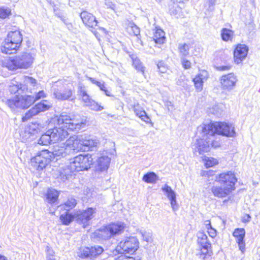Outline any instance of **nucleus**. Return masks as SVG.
Instances as JSON below:
<instances>
[{
    "mask_svg": "<svg viewBox=\"0 0 260 260\" xmlns=\"http://www.w3.org/2000/svg\"><path fill=\"white\" fill-rule=\"evenodd\" d=\"M105 5L108 8H110L113 11L115 10L116 6L114 4L112 3L111 0H104Z\"/></svg>",
    "mask_w": 260,
    "mask_h": 260,
    "instance_id": "58",
    "label": "nucleus"
},
{
    "mask_svg": "<svg viewBox=\"0 0 260 260\" xmlns=\"http://www.w3.org/2000/svg\"><path fill=\"white\" fill-rule=\"evenodd\" d=\"M232 190L224 186H213L211 188V191L214 196L218 198H223L228 196Z\"/></svg>",
    "mask_w": 260,
    "mask_h": 260,
    "instance_id": "28",
    "label": "nucleus"
},
{
    "mask_svg": "<svg viewBox=\"0 0 260 260\" xmlns=\"http://www.w3.org/2000/svg\"><path fill=\"white\" fill-rule=\"evenodd\" d=\"M56 3L57 2H55L54 3V5H51L52 6V7H53V8H54V12L55 13V15H56L57 16L59 17L62 21L65 22V18H64L62 13L60 12L58 10V8L56 7L57 6Z\"/></svg>",
    "mask_w": 260,
    "mask_h": 260,
    "instance_id": "48",
    "label": "nucleus"
},
{
    "mask_svg": "<svg viewBox=\"0 0 260 260\" xmlns=\"http://www.w3.org/2000/svg\"><path fill=\"white\" fill-rule=\"evenodd\" d=\"M22 41V36L19 31L10 32L1 46V51L5 54L16 52Z\"/></svg>",
    "mask_w": 260,
    "mask_h": 260,
    "instance_id": "4",
    "label": "nucleus"
},
{
    "mask_svg": "<svg viewBox=\"0 0 260 260\" xmlns=\"http://www.w3.org/2000/svg\"><path fill=\"white\" fill-rule=\"evenodd\" d=\"M159 72L161 73H166L168 71V68L162 61H159L157 64Z\"/></svg>",
    "mask_w": 260,
    "mask_h": 260,
    "instance_id": "50",
    "label": "nucleus"
},
{
    "mask_svg": "<svg viewBox=\"0 0 260 260\" xmlns=\"http://www.w3.org/2000/svg\"><path fill=\"white\" fill-rule=\"evenodd\" d=\"M204 160L205 165L207 168L212 167L218 163L217 160L213 157H205Z\"/></svg>",
    "mask_w": 260,
    "mask_h": 260,
    "instance_id": "45",
    "label": "nucleus"
},
{
    "mask_svg": "<svg viewBox=\"0 0 260 260\" xmlns=\"http://www.w3.org/2000/svg\"><path fill=\"white\" fill-rule=\"evenodd\" d=\"M221 36L222 39L224 41H228L232 40L233 36V32L230 29L223 28L221 30Z\"/></svg>",
    "mask_w": 260,
    "mask_h": 260,
    "instance_id": "42",
    "label": "nucleus"
},
{
    "mask_svg": "<svg viewBox=\"0 0 260 260\" xmlns=\"http://www.w3.org/2000/svg\"><path fill=\"white\" fill-rule=\"evenodd\" d=\"M5 103L13 111L27 108L24 96L22 95H17L13 99L7 100Z\"/></svg>",
    "mask_w": 260,
    "mask_h": 260,
    "instance_id": "16",
    "label": "nucleus"
},
{
    "mask_svg": "<svg viewBox=\"0 0 260 260\" xmlns=\"http://www.w3.org/2000/svg\"><path fill=\"white\" fill-rule=\"evenodd\" d=\"M24 98L27 108L35 102L32 95H24Z\"/></svg>",
    "mask_w": 260,
    "mask_h": 260,
    "instance_id": "52",
    "label": "nucleus"
},
{
    "mask_svg": "<svg viewBox=\"0 0 260 260\" xmlns=\"http://www.w3.org/2000/svg\"><path fill=\"white\" fill-rule=\"evenodd\" d=\"M199 131H202L205 134L210 136L217 134L226 137H234L236 133L234 126L232 124L223 122H215L208 124L200 125L198 127Z\"/></svg>",
    "mask_w": 260,
    "mask_h": 260,
    "instance_id": "3",
    "label": "nucleus"
},
{
    "mask_svg": "<svg viewBox=\"0 0 260 260\" xmlns=\"http://www.w3.org/2000/svg\"><path fill=\"white\" fill-rule=\"evenodd\" d=\"M181 63L185 69H189L191 68V62L189 60L186 59L185 57L181 58Z\"/></svg>",
    "mask_w": 260,
    "mask_h": 260,
    "instance_id": "54",
    "label": "nucleus"
},
{
    "mask_svg": "<svg viewBox=\"0 0 260 260\" xmlns=\"http://www.w3.org/2000/svg\"><path fill=\"white\" fill-rule=\"evenodd\" d=\"M210 249L211 247H208L207 249H206L202 247L201 252L198 254L199 255L200 258H202L203 260H204L205 258V256L209 253V250Z\"/></svg>",
    "mask_w": 260,
    "mask_h": 260,
    "instance_id": "53",
    "label": "nucleus"
},
{
    "mask_svg": "<svg viewBox=\"0 0 260 260\" xmlns=\"http://www.w3.org/2000/svg\"><path fill=\"white\" fill-rule=\"evenodd\" d=\"M245 232L244 229H236L233 235L236 238V241L239 245L240 250L243 252L245 250V242L244 238L245 237Z\"/></svg>",
    "mask_w": 260,
    "mask_h": 260,
    "instance_id": "26",
    "label": "nucleus"
},
{
    "mask_svg": "<svg viewBox=\"0 0 260 260\" xmlns=\"http://www.w3.org/2000/svg\"><path fill=\"white\" fill-rule=\"evenodd\" d=\"M161 190L164 192L165 194L167 197L168 199H171L173 198H174L176 196V194L175 192L172 189V188L168 185L167 184H165L161 188Z\"/></svg>",
    "mask_w": 260,
    "mask_h": 260,
    "instance_id": "41",
    "label": "nucleus"
},
{
    "mask_svg": "<svg viewBox=\"0 0 260 260\" xmlns=\"http://www.w3.org/2000/svg\"><path fill=\"white\" fill-rule=\"evenodd\" d=\"M80 139L82 140L81 144L82 146V150L88 151L91 150L98 144V141L95 139H93L88 136L80 135Z\"/></svg>",
    "mask_w": 260,
    "mask_h": 260,
    "instance_id": "23",
    "label": "nucleus"
},
{
    "mask_svg": "<svg viewBox=\"0 0 260 260\" xmlns=\"http://www.w3.org/2000/svg\"><path fill=\"white\" fill-rule=\"evenodd\" d=\"M113 260H135L132 257H127L124 255H121L117 257H115Z\"/></svg>",
    "mask_w": 260,
    "mask_h": 260,
    "instance_id": "60",
    "label": "nucleus"
},
{
    "mask_svg": "<svg viewBox=\"0 0 260 260\" xmlns=\"http://www.w3.org/2000/svg\"><path fill=\"white\" fill-rule=\"evenodd\" d=\"M82 140L80 139V136H73L70 137L68 139L65 145L68 148V151L70 152V154L72 151H81L82 150V146L81 144Z\"/></svg>",
    "mask_w": 260,
    "mask_h": 260,
    "instance_id": "18",
    "label": "nucleus"
},
{
    "mask_svg": "<svg viewBox=\"0 0 260 260\" xmlns=\"http://www.w3.org/2000/svg\"><path fill=\"white\" fill-rule=\"evenodd\" d=\"M158 179V176L154 172H149L145 174L142 180L147 183H155Z\"/></svg>",
    "mask_w": 260,
    "mask_h": 260,
    "instance_id": "37",
    "label": "nucleus"
},
{
    "mask_svg": "<svg viewBox=\"0 0 260 260\" xmlns=\"http://www.w3.org/2000/svg\"><path fill=\"white\" fill-rule=\"evenodd\" d=\"M172 209L174 211H176L178 209V205L177 204L176 196L172 199H169Z\"/></svg>",
    "mask_w": 260,
    "mask_h": 260,
    "instance_id": "56",
    "label": "nucleus"
},
{
    "mask_svg": "<svg viewBox=\"0 0 260 260\" xmlns=\"http://www.w3.org/2000/svg\"><path fill=\"white\" fill-rule=\"evenodd\" d=\"M208 77V72L205 70H202L193 79L194 86L198 91L202 90L203 84Z\"/></svg>",
    "mask_w": 260,
    "mask_h": 260,
    "instance_id": "24",
    "label": "nucleus"
},
{
    "mask_svg": "<svg viewBox=\"0 0 260 260\" xmlns=\"http://www.w3.org/2000/svg\"><path fill=\"white\" fill-rule=\"evenodd\" d=\"M50 156L52 160L55 157H65L67 155L70 154V152L68 151V148L66 145L63 146L55 145L53 146L52 151H50Z\"/></svg>",
    "mask_w": 260,
    "mask_h": 260,
    "instance_id": "25",
    "label": "nucleus"
},
{
    "mask_svg": "<svg viewBox=\"0 0 260 260\" xmlns=\"http://www.w3.org/2000/svg\"><path fill=\"white\" fill-rule=\"evenodd\" d=\"M82 100L84 102L85 106H88L89 104L91 102L92 100L90 98L89 95H87L86 96H84L82 98Z\"/></svg>",
    "mask_w": 260,
    "mask_h": 260,
    "instance_id": "59",
    "label": "nucleus"
},
{
    "mask_svg": "<svg viewBox=\"0 0 260 260\" xmlns=\"http://www.w3.org/2000/svg\"><path fill=\"white\" fill-rule=\"evenodd\" d=\"M125 225L122 222L112 223L104 227L100 235L104 239L121 234L124 231Z\"/></svg>",
    "mask_w": 260,
    "mask_h": 260,
    "instance_id": "9",
    "label": "nucleus"
},
{
    "mask_svg": "<svg viewBox=\"0 0 260 260\" xmlns=\"http://www.w3.org/2000/svg\"><path fill=\"white\" fill-rule=\"evenodd\" d=\"M87 78L91 82L98 86L102 91H103L107 96H112L110 91L106 89L105 83L104 81H98L95 79L90 77H88Z\"/></svg>",
    "mask_w": 260,
    "mask_h": 260,
    "instance_id": "34",
    "label": "nucleus"
},
{
    "mask_svg": "<svg viewBox=\"0 0 260 260\" xmlns=\"http://www.w3.org/2000/svg\"><path fill=\"white\" fill-rule=\"evenodd\" d=\"M93 158L89 154L79 155L70 159L69 169L73 172L87 170L91 165Z\"/></svg>",
    "mask_w": 260,
    "mask_h": 260,
    "instance_id": "5",
    "label": "nucleus"
},
{
    "mask_svg": "<svg viewBox=\"0 0 260 260\" xmlns=\"http://www.w3.org/2000/svg\"><path fill=\"white\" fill-rule=\"evenodd\" d=\"M133 110L138 117L146 123H150V118L146 114V112L144 110L143 108L139 104H135L133 106Z\"/></svg>",
    "mask_w": 260,
    "mask_h": 260,
    "instance_id": "27",
    "label": "nucleus"
},
{
    "mask_svg": "<svg viewBox=\"0 0 260 260\" xmlns=\"http://www.w3.org/2000/svg\"><path fill=\"white\" fill-rule=\"evenodd\" d=\"M190 45L189 44H179L178 49L180 58L185 57L189 54Z\"/></svg>",
    "mask_w": 260,
    "mask_h": 260,
    "instance_id": "39",
    "label": "nucleus"
},
{
    "mask_svg": "<svg viewBox=\"0 0 260 260\" xmlns=\"http://www.w3.org/2000/svg\"><path fill=\"white\" fill-rule=\"evenodd\" d=\"M139 248V242L134 237L127 238L121 241L117 246L116 250L120 253L133 254Z\"/></svg>",
    "mask_w": 260,
    "mask_h": 260,
    "instance_id": "8",
    "label": "nucleus"
},
{
    "mask_svg": "<svg viewBox=\"0 0 260 260\" xmlns=\"http://www.w3.org/2000/svg\"><path fill=\"white\" fill-rule=\"evenodd\" d=\"M47 256L54 257V252L51 248L48 247L47 250Z\"/></svg>",
    "mask_w": 260,
    "mask_h": 260,
    "instance_id": "64",
    "label": "nucleus"
},
{
    "mask_svg": "<svg viewBox=\"0 0 260 260\" xmlns=\"http://www.w3.org/2000/svg\"><path fill=\"white\" fill-rule=\"evenodd\" d=\"M231 66H220L217 67L219 71H229L231 69Z\"/></svg>",
    "mask_w": 260,
    "mask_h": 260,
    "instance_id": "62",
    "label": "nucleus"
},
{
    "mask_svg": "<svg viewBox=\"0 0 260 260\" xmlns=\"http://www.w3.org/2000/svg\"><path fill=\"white\" fill-rule=\"evenodd\" d=\"M51 106V104L48 101L46 100L42 101L41 102L36 105L25 113V115L22 118V121H26L32 117L38 115L40 112L48 110Z\"/></svg>",
    "mask_w": 260,
    "mask_h": 260,
    "instance_id": "10",
    "label": "nucleus"
},
{
    "mask_svg": "<svg viewBox=\"0 0 260 260\" xmlns=\"http://www.w3.org/2000/svg\"><path fill=\"white\" fill-rule=\"evenodd\" d=\"M20 86L21 83L19 84L17 81L12 80L9 86V90L12 93H16L19 90H21Z\"/></svg>",
    "mask_w": 260,
    "mask_h": 260,
    "instance_id": "43",
    "label": "nucleus"
},
{
    "mask_svg": "<svg viewBox=\"0 0 260 260\" xmlns=\"http://www.w3.org/2000/svg\"><path fill=\"white\" fill-rule=\"evenodd\" d=\"M205 7L208 11H212L214 10V6L216 0H206Z\"/></svg>",
    "mask_w": 260,
    "mask_h": 260,
    "instance_id": "49",
    "label": "nucleus"
},
{
    "mask_svg": "<svg viewBox=\"0 0 260 260\" xmlns=\"http://www.w3.org/2000/svg\"><path fill=\"white\" fill-rule=\"evenodd\" d=\"M38 84L37 81L34 78L24 76L22 78L20 89L23 92H32Z\"/></svg>",
    "mask_w": 260,
    "mask_h": 260,
    "instance_id": "19",
    "label": "nucleus"
},
{
    "mask_svg": "<svg viewBox=\"0 0 260 260\" xmlns=\"http://www.w3.org/2000/svg\"><path fill=\"white\" fill-rule=\"evenodd\" d=\"M170 7L169 12L172 16L177 18L183 17L182 9L177 3H173Z\"/></svg>",
    "mask_w": 260,
    "mask_h": 260,
    "instance_id": "30",
    "label": "nucleus"
},
{
    "mask_svg": "<svg viewBox=\"0 0 260 260\" xmlns=\"http://www.w3.org/2000/svg\"><path fill=\"white\" fill-rule=\"evenodd\" d=\"M78 89L79 95L81 97V98L88 95L86 89L82 84L79 85Z\"/></svg>",
    "mask_w": 260,
    "mask_h": 260,
    "instance_id": "51",
    "label": "nucleus"
},
{
    "mask_svg": "<svg viewBox=\"0 0 260 260\" xmlns=\"http://www.w3.org/2000/svg\"><path fill=\"white\" fill-rule=\"evenodd\" d=\"M198 243L203 248L207 249L208 247H211V244L208 240L207 236L202 231H199L197 233Z\"/></svg>",
    "mask_w": 260,
    "mask_h": 260,
    "instance_id": "29",
    "label": "nucleus"
},
{
    "mask_svg": "<svg viewBox=\"0 0 260 260\" xmlns=\"http://www.w3.org/2000/svg\"><path fill=\"white\" fill-rule=\"evenodd\" d=\"M73 173L69 169V165H68L64 168H60L56 170L54 173V175L59 181L64 182L72 177Z\"/></svg>",
    "mask_w": 260,
    "mask_h": 260,
    "instance_id": "21",
    "label": "nucleus"
},
{
    "mask_svg": "<svg viewBox=\"0 0 260 260\" xmlns=\"http://www.w3.org/2000/svg\"><path fill=\"white\" fill-rule=\"evenodd\" d=\"M198 132L202 134V137L203 138L200 139H197L193 145L194 153L197 155L198 154H202L205 152H207L210 150V141L208 140L207 135L202 133L201 131H199L198 130Z\"/></svg>",
    "mask_w": 260,
    "mask_h": 260,
    "instance_id": "13",
    "label": "nucleus"
},
{
    "mask_svg": "<svg viewBox=\"0 0 260 260\" xmlns=\"http://www.w3.org/2000/svg\"><path fill=\"white\" fill-rule=\"evenodd\" d=\"M165 32L161 29H156L153 37L156 43L163 44L165 39Z\"/></svg>",
    "mask_w": 260,
    "mask_h": 260,
    "instance_id": "38",
    "label": "nucleus"
},
{
    "mask_svg": "<svg viewBox=\"0 0 260 260\" xmlns=\"http://www.w3.org/2000/svg\"><path fill=\"white\" fill-rule=\"evenodd\" d=\"M35 54L31 52H24L19 55L9 57L2 62V66L10 71L18 69H28L35 60Z\"/></svg>",
    "mask_w": 260,
    "mask_h": 260,
    "instance_id": "2",
    "label": "nucleus"
},
{
    "mask_svg": "<svg viewBox=\"0 0 260 260\" xmlns=\"http://www.w3.org/2000/svg\"><path fill=\"white\" fill-rule=\"evenodd\" d=\"M77 201L75 199L71 197L69 198L67 201L61 205L59 207L61 210L69 211L71 209L74 208L77 205Z\"/></svg>",
    "mask_w": 260,
    "mask_h": 260,
    "instance_id": "32",
    "label": "nucleus"
},
{
    "mask_svg": "<svg viewBox=\"0 0 260 260\" xmlns=\"http://www.w3.org/2000/svg\"><path fill=\"white\" fill-rule=\"evenodd\" d=\"M59 193L54 189H49L47 191V199L50 203H54L57 199Z\"/></svg>",
    "mask_w": 260,
    "mask_h": 260,
    "instance_id": "40",
    "label": "nucleus"
},
{
    "mask_svg": "<svg viewBox=\"0 0 260 260\" xmlns=\"http://www.w3.org/2000/svg\"><path fill=\"white\" fill-rule=\"evenodd\" d=\"M52 142L49 129L42 135L38 140V144L42 145H47Z\"/></svg>",
    "mask_w": 260,
    "mask_h": 260,
    "instance_id": "35",
    "label": "nucleus"
},
{
    "mask_svg": "<svg viewBox=\"0 0 260 260\" xmlns=\"http://www.w3.org/2000/svg\"><path fill=\"white\" fill-rule=\"evenodd\" d=\"M95 209L88 208L83 211H77L75 212V217L78 223L83 224L85 228L88 221L93 217V214L95 213Z\"/></svg>",
    "mask_w": 260,
    "mask_h": 260,
    "instance_id": "14",
    "label": "nucleus"
},
{
    "mask_svg": "<svg viewBox=\"0 0 260 260\" xmlns=\"http://www.w3.org/2000/svg\"><path fill=\"white\" fill-rule=\"evenodd\" d=\"M208 234L212 238L214 237L216 235V231L215 229L212 228H209V230H208Z\"/></svg>",
    "mask_w": 260,
    "mask_h": 260,
    "instance_id": "61",
    "label": "nucleus"
},
{
    "mask_svg": "<svg viewBox=\"0 0 260 260\" xmlns=\"http://www.w3.org/2000/svg\"><path fill=\"white\" fill-rule=\"evenodd\" d=\"M34 99H35V102L41 99V98H44L46 97V94L44 92L43 90H41L39 91L37 93L35 94V95H32Z\"/></svg>",
    "mask_w": 260,
    "mask_h": 260,
    "instance_id": "55",
    "label": "nucleus"
},
{
    "mask_svg": "<svg viewBox=\"0 0 260 260\" xmlns=\"http://www.w3.org/2000/svg\"><path fill=\"white\" fill-rule=\"evenodd\" d=\"M51 154L48 150H43L31 159V165L38 171L43 170L52 160Z\"/></svg>",
    "mask_w": 260,
    "mask_h": 260,
    "instance_id": "6",
    "label": "nucleus"
},
{
    "mask_svg": "<svg viewBox=\"0 0 260 260\" xmlns=\"http://www.w3.org/2000/svg\"><path fill=\"white\" fill-rule=\"evenodd\" d=\"M237 81V76L233 73L223 75L220 79L222 89L229 91L234 88Z\"/></svg>",
    "mask_w": 260,
    "mask_h": 260,
    "instance_id": "15",
    "label": "nucleus"
},
{
    "mask_svg": "<svg viewBox=\"0 0 260 260\" xmlns=\"http://www.w3.org/2000/svg\"><path fill=\"white\" fill-rule=\"evenodd\" d=\"M74 93L73 88H68L61 90L58 88H53V95L55 99L59 101H73L74 99H71Z\"/></svg>",
    "mask_w": 260,
    "mask_h": 260,
    "instance_id": "17",
    "label": "nucleus"
},
{
    "mask_svg": "<svg viewBox=\"0 0 260 260\" xmlns=\"http://www.w3.org/2000/svg\"><path fill=\"white\" fill-rule=\"evenodd\" d=\"M251 217L248 214H245L242 217V221L243 222H247L250 221Z\"/></svg>",
    "mask_w": 260,
    "mask_h": 260,
    "instance_id": "63",
    "label": "nucleus"
},
{
    "mask_svg": "<svg viewBox=\"0 0 260 260\" xmlns=\"http://www.w3.org/2000/svg\"><path fill=\"white\" fill-rule=\"evenodd\" d=\"M248 51V47L244 44L237 45L234 52L235 62L240 63L247 56Z\"/></svg>",
    "mask_w": 260,
    "mask_h": 260,
    "instance_id": "20",
    "label": "nucleus"
},
{
    "mask_svg": "<svg viewBox=\"0 0 260 260\" xmlns=\"http://www.w3.org/2000/svg\"><path fill=\"white\" fill-rule=\"evenodd\" d=\"M127 31L131 35L138 38L140 35V28L133 22H128L126 27Z\"/></svg>",
    "mask_w": 260,
    "mask_h": 260,
    "instance_id": "36",
    "label": "nucleus"
},
{
    "mask_svg": "<svg viewBox=\"0 0 260 260\" xmlns=\"http://www.w3.org/2000/svg\"><path fill=\"white\" fill-rule=\"evenodd\" d=\"M216 180L222 186L226 187L231 190L235 188V184L237 179L235 174L232 172L222 173L219 175Z\"/></svg>",
    "mask_w": 260,
    "mask_h": 260,
    "instance_id": "12",
    "label": "nucleus"
},
{
    "mask_svg": "<svg viewBox=\"0 0 260 260\" xmlns=\"http://www.w3.org/2000/svg\"><path fill=\"white\" fill-rule=\"evenodd\" d=\"M202 133H203L205 135H207L206 137L208 138V140L210 141V146L211 145L213 147H218L220 146V143L219 141L213 140V138L215 134H213L212 136L208 134H205L202 131Z\"/></svg>",
    "mask_w": 260,
    "mask_h": 260,
    "instance_id": "44",
    "label": "nucleus"
},
{
    "mask_svg": "<svg viewBox=\"0 0 260 260\" xmlns=\"http://www.w3.org/2000/svg\"><path fill=\"white\" fill-rule=\"evenodd\" d=\"M75 218V213L71 214L68 211H66L64 213H62L60 216V219L62 224L69 225Z\"/></svg>",
    "mask_w": 260,
    "mask_h": 260,
    "instance_id": "33",
    "label": "nucleus"
},
{
    "mask_svg": "<svg viewBox=\"0 0 260 260\" xmlns=\"http://www.w3.org/2000/svg\"><path fill=\"white\" fill-rule=\"evenodd\" d=\"M91 110L95 111H100L104 109V107L100 105L98 103L92 100L89 105L87 106Z\"/></svg>",
    "mask_w": 260,
    "mask_h": 260,
    "instance_id": "46",
    "label": "nucleus"
},
{
    "mask_svg": "<svg viewBox=\"0 0 260 260\" xmlns=\"http://www.w3.org/2000/svg\"><path fill=\"white\" fill-rule=\"evenodd\" d=\"M54 121H57L59 127H54L49 129L52 139V143L63 140L69 135L67 130L78 131L86 126L85 119H71L68 115L62 113L59 116L54 118Z\"/></svg>",
    "mask_w": 260,
    "mask_h": 260,
    "instance_id": "1",
    "label": "nucleus"
},
{
    "mask_svg": "<svg viewBox=\"0 0 260 260\" xmlns=\"http://www.w3.org/2000/svg\"><path fill=\"white\" fill-rule=\"evenodd\" d=\"M141 234L144 241L150 242L151 240V234L150 233L144 232L141 233Z\"/></svg>",
    "mask_w": 260,
    "mask_h": 260,
    "instance_id": "57",
    "label": "nucleus"
},
{
    "mask_svg": "<svg viewBox=\"0 0 260 260\" xmlns=\"http://www.w3.org/2000/svg\"><path fill=\"white\" fill-rule=\"evenodd\" d=\"M11 13L10 9L5 7L0 8V18L5 19L8 17Z\"/></svg>",
    "mask_w": 260,
    "mask_h": 260,
    "instance_id": "47",
    "label": "nucleus"
},
{
    "mask_svg": "<svg viewBox=\"0 0 260 260\" xmlns=\"http://www.w3.org/2000/svg\"><path fill=\"white\" fill-rule=\"evenodd\" d=\"M116 151L114 149L104 150L98 153L97 164L95 166V171L98 172L106 171L109 166L111 158L114 156Z\"/></svg>",
    "mask_w": 260,
    "mask_h": 260,
    "instance_id": "7",
    "label": "nucleus"
},
{
    "mask_svg": "<svg viewBox=\"0 0 260 260\" xmlns=\"http://www.w3.org/2000/svg\"><path fill=\"white\" fill-rule=\"evenodd\" d=\"M104 249L100 246H94L91 247L81 248L78 252V255L82 258H89L90 260L101 254Z\"/></svg>",
    "mask_w": 260,
    "mask_h": 260,
    "instance_id": "11",
    "label": "nucleus"
},
{
    "mask_svg": "<svg viewBox=\"0 0 260 260\" xmlns=\"http://www.w3.org/2000/svg\"><path fill=\"white\" fill-rule=\"evenodd\" d=\"M131 58L133 62V67L138 71L144 75L145 68L143 66L142 62L135 55H132Z\"/></svg>",
    "mask_w": 260,
    "mask_h": 260,
    "instance_id": "31",
    "label": "nucleus"
},
{
    "mask_svg": "<svg viewBox=\"0 0 260 260\" xmlns=\"http://www.w3.org/2000/svg\"><path fill=\"white\" fill-rule=\"evenodd\" d=\"M80 17L83 22L91 28H94L97 25L98 21L95 17L91 13L87 11H83L80 14Z\"/></svg>",
    "mask_w": 260,
    "mask_h": 260,
    "instance_id": "22",
    "label": "nucleus"
}]
</instances>
